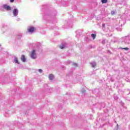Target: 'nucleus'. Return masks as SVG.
I'll return each mask as SVG.
<instances>
[{
    "mask_svg": "<svg viewBox=\"0 0 130 130\" xmlns=\"http://www.w3.org/2000/svg\"><path fill=\"white\" fill-rule=\"evenodd\" d=\"M111 15H115V12L114 11H111Z\"/></svg>",
    "mask_w": 130,
    "mask_h": 130,
    "instance_id": "17",
    "label": "nucleus"
},
{
    "mask_svg": "<svg viewBox=\"0 0 130 130\" xmlns=\"http://www.w3.org/2000/svg\"><path fill=\"white\" fill-rule=\"evenodd\" d=\"M107 52H108V53H110V54H111V52L110 51V50H108L107 51Z\"/></svg>",
    "mask_w": 130,
    "mask_h": 130,
    "instance_id": "18",
    "label": "nucleus"
},
{
    "mask_svg": "<svg viewBox=\"0 0 130 130\" xmlns=\"http://www.w3.org/2000/svg\"><path fill=\"white\" fill-rule=\"evenodd\" d=\"M14 61H15V62H16V63H19V61L18 60V58H17V57H15Z\"/></svg>",
    "mask_w": 130,
    "mask_h": 130,
    "instance_id": "11",
    "label": "nucleus"
},
{
    "mask_svg": "<svg viewBox=\"0 0 130 130\" xmlns=\"http://www.w3.org/2000/svg\"><path fill=\"white\" fill-rule=\"evenodd\" d=\"M60 49H63V48H64V45H62L60 46Z\"/></svg>",
    "mask_w": 130,
    "mask_h": 130,
    "instance_id": "16",
    "label": "nucleus"
},
{
    "mask_svg": "<svg viewBox=\"0 0 130 130\" xmlns=\"http://www.w3.org/2000/svg\"><path fill=\"white\" fill-rule=\"evenodd\" d=\"M118 92H120V90H119L118 91Z\"/></svg>",
    "mask_w": 130,
    "mask_h": 130,
    "instance_id": "25",
    "label": "nucleus"
},
{
    "mask_svg": "<svg viewBox=\"0 0 130 130\" xmlns=\"http://www.w3.org/2000/svg\"><path fill=\"white\" fill-rule=\"evenodd\" d=\"M106 40L105 39H103L102 41V44H105Z\"/></svg>",
    "mask_w": 130,
    "mask_h": 130,
    "instance_id": "12",
    "label": "nucleus"
},
{
    "mask_svg": "<svg viewBox=\"0 0 130 130\" xmlns=\"http://www.w3.org/2000/svg\"><path fill=\"white\" fill-rule=\"evenodd\" d=\"M120 31H121V29H120Z\"/></svg>",
    "mask_w": 130,
    "mask_h": 130,
    "instance_id": "26",
    "label": "nucleus"
},
{
    "mask_svg": "<svg viewBox=\"0 0 130 130\" xmlns=\"http://www.w3.org/2000/svg\"><path fill=\"white\" fill-rule=\"evenodd\" d=\"M53 78H54V76H53V75L52 74H50L49 76V79L50 80H52L53 79Z\"/></svg>",
    "mask_w": 130,
    "mask_h": 130,
    "instance_id": "8",
    "label": "nucleus"
},
{
    "mask_svg": "<svg viewBox=\"0 0 130 130\" xmlns=\"http://www.w3.org/2000/svg\"><path fill=\"white\" fill-rule=\"evenodd\" d=\"M99 106H101V109L102 108H104V107H105V104L104 103H101L99 104Z\"/></svg>",
    "mask_w": 130,
    "mask_h": 130,
    "instance_id": "7",
    "label": "nucleus"
},
{
    "mask_svg": "<svg viewBox=\"0 0 130 130\" xmlns=\"http://www.w3.org/2000/svg\"><path fill=\"white\" fill-rule=\"evenodd\" d=\"M114 100H117V99H118V98H117V96H114Z\"/></svg>",
    "mask_w": 130,
    "mask_h": 130,
    "instance_id": "20",
    "label": "nucleus"
},
{
    "mask_svg": "<svg viewBox=\"0 0 130 130\" xmlns=\"http://www.w3.org/2000/svg\"><path fill=\"white\" fill-rule=\"evenodd\" d=\"M122 42H124L125 44L127 45L130 44V36H126L121 38Z\"/></svg>",
    "mask_w": 130,
    "mask_h": 130,
    "instance_id": "1",
    "label": "nucleus"
},
{
    "mask_svg": "<svg viewBox=\"0 0 130 130\" xmlns=\"http://www.w3.org/2000/svg\"><path fill=\"white\" fill-rule=\"evenodd\" d=\"M120 49H124L126 51H127L128 49H129L128 48L126 47V48H120Z\"/></svg>",
    "mask_w": 130,
    "mask_h": 130,
    "instance_id": "14",
    "label": "nucleus"
},
{
    "mask_svg": "<svg viewBox=\"0 0 130 130\" xmlns=\"http://www.w3.org/2000/svg\"><path fill=\"white\" fill-rule=\"evenodd\" d=\"M102 28H103V30H105V23H103L102 24Z\"/></svg>",
    "mask_w": 130,
    "mask_h": 130,
    "instance_id": "15",
    "label": "nucleus"
},
{
    "mask_svg": "<svg viewBox=\"0 0 130 130\" xmlns=\"http://www.w3.org/2000/svg\"><path fill=\"white\" fill-rule=\"evenodd\" d=\"M129 128H130V125H129Z\"/></svg>",
    "mask_w": 130,
    "mask_h": 130,
    "instance_id": "27",
    "label": "nucleus"
},
{
    "mask_svg": "<svg viewBox=\"0 0 130 130\" xmlns=\"http://www.w3.org/2000/svg\"><path fill=\"white\" fill-rule=\"evenodd\" d=\"M13 14L14 16H17V15H18V10L14 9L13 11Z\"/></svg>",
    "mask_w": 130,
    "mask_h": 130,
    "instance_id": "6",
    "label": "nucleus"
},
{
    "mask_svg": "<svg viewBox=\"0 0 130 130\" xmlns=\"http://www.w3.org/2000/svg\"><path fill=\"white\" fill-rule=\"evenodd\" d=\"M4 8L5 9V10H7V11H11L12 10L11 7H10V6L7 5H4Z\"/></svg>",
    "mask_w": 130,
    "mask_h": 130,
    "instance_id": "4",
    "label": "nucleus"
},
{
    "mask_svg": "<svg viewBox=\"0 0 130 130\" xmlns=\"http://www.w3.org/2000/svg\"><path fill=\"white\" fill-rule=\"evenodd\" d=\"M123 105H124V103H122V106H123Z\"/></svg>",
    "mask_w": 130,
    "mask_h": 130,
    "instance_id": "24",
    "label": "nucleus"
},
{
    "mask_svg": "<svg viewBox=\"0 0 130 130\" xmlns=\"http://www.w3.org/2000/svg\"><path fill=\"white\" fill-rule=\"evenodd\" d=\"M21 59L23 62H25L26 61V58L25 57V55H22Z\"/></svg>",
    "mask_w": 130,
    "mask_h": 130,
    "instance_id": "5",
    "label": "nucleus"
},
{
    "mask_svg": "<svg viewBox=\"0 0 130 130\" xmlns=\"http://www.w3.org/2000/svg\"><path fill=\"white\" fill-rule=\"evenodd\" d=\"M30 57L35 59L37 57V55L36 54V51L35 50H32L30 53Z\"/></svg>",
    "mask_w": 130,
    "mask_h": 130,
    "instance_id": "2",
    "label": "nucleus"
},
{
    "mask_svg": "<svg viewBox=\"0 0 130 130\" xmlns=\"http://www.w3.org/2000/svg\"><path fill=\"white\" fill-rule=\"evenodd\" d=\"M27 31H28L29 33H32V32H34L35 31V28L34 27H29L27 29Z\"/></svg>",
    "mask_w": 130,
    "mask_h": 130,
    "instance_id": "3",
    "label": "nucleus"
},
{
    "mask_svg": "<svg viewBox=\"0 0 130 130\" xmlns=\"http://www.w3.org/2000/svg\"><path fill=\"white\" fill-rule=\"evenodd\" d=\"M92 68H95V67H97V65L96 64L95 62H92L91 63Z\"/></svg>",
    "mask_w": 130,
    "mask_h": 130,
    "instance_id": "10",
    "label": "nucleus"
},
{
    "mask_svg": "<svg viewBox=\"0 0 130 130\" xmlns=\"http://www.w3.org/2000/svg\"><path fill=\"white\" fill-rule=\"evenodd\" d=\"M74 66H76V67H77V63H74Z\"/></svg>",
    "mask_w": 130,
    "mask_h": 130,
    "instance_id": "23",
    "label": "nucleus"
},
{
    "mask_svg": "<svg viewBox=\"0 0 130 130\" xmlns=\"http://www.w3.org/2000/svg\"><path fill=\"white\" fill-rule=\"evenodd\" d=\"M39 72L40 73H42V69H39Z\"/></svg>",
    "mask_w": 130,
    "mask_h": 130,
    "instance_id": "19",
    "label": "nucleus"
},
{
    "mask_svg": "<svg viewBox=\"0 0 130 130\" xmlns=\"http://www.w3.org/2000/svg\"><path fill=\"white\" fill-rule=\"evenodd\" d=\"M118 129V124H117V128L115 129V130Z\"/></svg>",
    "mask_w": 130,
    "mask_h": 130,
    "instance_id": "21",
    "label": "nucleus"
},
{
    "mask_svg": "<svg viewBox=\"0 0 130 130\" xmlns=\"http://www.w3.org/2000/svg\"><path fill=\"white\" fill-rule=\"evenodd\" d=\"M15 0H10V3H14Z\"/></svg>",
    "mask_w": 130,
    "mask_h": 130,
    "instance_id": "22",
    "label": "nucleus"
},
{
    "mask_svg": "<svg viewBox=\"0 0 130 130\" xmlns=\"http://www.w3.org/2000/svg\"><path fill=\"white\" fill-rule=\"evenodd\" d=\"M108 2V0H102V4H106Z\"/></svg>",
    "mask_w": 130,
    "mask_h": 130,
    "instance_id": "13",
    "label": "nucleus"
},
{
    "mask_svg": "<svg viewBox=\"0 0 130 130\" xmlns=\"http://www.w3.org/2000/svg\"><path fill=\"white\" fill-rule=\"evenodd\" d=\"M96 34H92L91 35V37H92V39L94 40V39H95V38H96Z\"/></svg>",
    "mask_w": 130,
    "mask_h": 130,
    "instance_id": "9",
    "label": "nucleus"
}]
</instances>
